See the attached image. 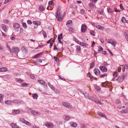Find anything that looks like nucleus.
<instances>
[{
    "instance_id": "obj_1",
    "label": "nucleus",
    "mask_w": 128,
    "mask_h": 128,
    "mask_svg": "<svg viewBox=\"0 0 128 128\" xmlns=\"http://www.w3.org/2000/svg\"><path fill=\"white\" fill-rule=\"evenodd\" d=\"M59 9L58 8L57 11L56 13V18H57L58 20L60 21H61L62 20L63 16L62 14L59 12Z\"/></svg>"
},
{
    "instance_id": "obj_2",
    "label": "nucleus",
    "mask_w": 128,
    "mask_h": 128,
    "mask_svg": "<svg viewBox=\"0 0 128 128\" xmlns=\"http://www.w3.org/2000/svg\"><path fill=\"white\" fill-rule=\"evenodd\" d=\"M20 51L19 48L18 47H13L12 48L11 53L16 54Z\"/></svg>"
},
{
    "instance_id": "obj_3",
    "label": "nucleus",
    "mask_w": 128,
    "mask_h": 128,
    "mask_svg": "<svg viewBox=\"0 0 128 128\" xmlns=\"http://www.w3.org/2000/svg\"><path fill=\"white\" fill-rule=\"evenodd\" d=\"M46 126L49 128H52L54 126V125L50 122H47L45 124Z\"/></svg>"
},
{
    "instance_id": "obj_4",
    "label": "nucleus",
    "mask_w": 128,
    "mask_h": 128,
    "mask_svg": "<svg viewBox=\"0 0 128 128\" xmlns=\"http://www.w3.org/2000/svg\"><path fill=\"white\" fill-rule=\"evenodd\" d=\"M87 28V27L86 24H82L81 26V32H85Z\"/></svg>"
},
{
    "instance_id": "obj_5",
    "label": "nucleus",
    "mask_w": 128,
    "mask_h": 128,
    "mask_svg": "<svg viewBox=\"0 0 128 128\" xmlns=\"http://www.w3.org/2000/svg\"><path fill=\"white\" fill-rule=\"evenodd\" d=\"M124 76L123 75L121 76H120L118 77V78H117L116 80L119 82H122L124 80Z\"/></svg>"
},
{
    "instance_id": "obj_6",
    "label": "nucleus",
    "mask_w": 128,
    "mask_h": 128,
    "mask_svg": "<svg viewBox=\"0 0 128 128\" xmlns=\"http://www.w3.org/2000/svg\"><path fill=\"white\" fill-rule=\"evenodd\" d=\"M62 104L63 106L67 108H70L71 107V106L69 103L63 102L62 103Z\"/></svg>"
},
{
    "instance_id": "obj_7",
    "label": "nucleus",
    "mask_w": 128,
    "mask_h": 128,
    "mask_svg": "<svg viewBox=\"0 0 128 128\" xmlns=\"http://www.w3.org/2000/svg\"><path fill=\"white\" fill-rule=\"evenodd\" d=\"M1 28L5 32H7L8 29L5 25L4 24H1Z\"/></svg>"
},
{
    "instance_id": "obj_8",
    "label": "nucleus",
    "mask_w": 128,
    "mask_h": 128,
    "mask_svg": "<svg viewBox=\"0 0 128 128\" xmlns=\"http://www.w3.org/2000/svg\"><path fill=\"white\" fill-rule=\"evenodd\" d=\"M118 73L117 72H114L113 73V76L114 77H113L112 80H115L116 78L118 76Z\"/></svg>"
},
{
    "instance_id": "obj_9",
    "label": "nucleus",
    "mask_w": 128,
    "mask_h": 128,
    "mask_svg": "<svg viewBox=\"0 0 128 128\" xmlns=\"http://www.w3.org/2000/svg\"><path fill=\"white\" fill-rule=\"evenodd\" d=\"M99 68L100 69L104 72H106L107 71V69L105 66H100Z\"/></svg>"
},
{
    "instance_id": "obj_10",
    "label": "nucleus",
    "mask_w": 128,
    "mask_h": 128,
    "mask_svg": "<svg viewBox=\"0 0 128 128\" xmlns=\"http://www.w3.org/2000/svg\"><path fill=\"white\" fill-rule=\"evenodd\" d=\"M107 42L108 43H110L114 46H115L116 44V42L113 40H111L110 41V40H108L107 41Z\"/></svg>"
},
{
    "instance_id": "obj_11",
    "label": "nucleus",
    "mask_w": 128,
    "mask_h": 128,
    "mask_svg": "<svg viewBox=\"0 0 128 128\" xmlns=\"http://www.w3.org/2000/svg\"><path fill=\"white\" fill-rule=\"evenodd\" d=\"M20 110H12V114H17L20 112Z\"/></svg>"
},
{
    "instance_id": "obj_12",
    "label": "nucleus",
    "mask_w": 128,
    "mask_h": 128,
    "mask_svg": "<svg viewBox=\"0 0 128 128\" xmlns=\"http://www.w3.org/2000/svg\"><path fill=\"white\" fill-rule=\"evenodd\" d=\"M94 74L96 75H98L100 73V72L98 69L97 68H95L94 69Z\"/></svg>"
},
{
    "instance_id": "obj_13",
    "label": "nucleus",
    "mask_w": 128,
    "mask_h": 128,
    "mask_svg": "<svg viewBox=\"0 0 128 128\" xmlns=\"http://www.w3.org/2000/svg\"><path fill=\"white\" fill-rule=\"evenodd\" d=\"M92 99L97 104H98V103L99 104H102L100 102L99 100H98L97 98H94V97H92Z\"/></svg>"
},
{
    "instance_id": "obj_14",
    "label": "nucleus",
    "mask_w": 128,
    "mask_h": 128,
    "mask_svg": "<svg viewBox=\"0 0 128 128\" xmlns=\"http://www.w3.org/2000/svg\"><path fill=\"white\" fill-rule=\"evenodd\" d=\"M70 124L74 128L77 127L78 125L77 123L72 122H70Z\"/></svg>"
},
{
    "instance_id": "obj_15",
    "label": "nucleus",
    "mask_w": 128,
    "mask_h": 128,
    "mask_svg": "<svg viewBox=\"0 0 128 128\" xmlns=\"http://www.w3.org/2000/svg\"><path fill=\"white\" fill-rule=\"evenodd\" d=\"M13 25L14 27L15 28H18L20 27V25L18 23H14Z\"/></svg>"
},
{
    "instance_id": "obj_16",
    "label": "nucleus",
    "mask_w": 128,
    "mask_h": 128,
    "mask_svg": "<svg viewBox=\"0 0 128 128\" xmlns=\"http://www.w3.org/2000/svg\"><path fill=\"white\" fill-rule=\"evenodd\" d=\"M76 46V51L78 53H80L81 51V48L80 46Z\"/></svg>"
},
{
    "instance_id": "obj_17",
    "label": "nucleus",
    "mask_w": 128,
    "mask_h": 128,
    "mask_svg": "<svg viewBox=\"0 0 128 128\" xmlns=\"http://www.w3.org/2000/svg\"><path fill=\"white\" fill-rule=\"evenodd\" d=\"M11 126L12 128H21L15 124L13 123L11 124Z\"/></svg>"
},
{
    "instance_id": "obj_18",
    "label": "nucleus",
    "mask_w": 128,
    "mask_h": 128,
    "mask_svg": "<svg viewBox=\"0 0 128 128\" xmlns=\"http://www.w3.org/2000/svg\"><path fill=\"white\" fill-rule=\"evenodd\" d=\"M64 118L65 120H69L70 118L68 115H65L64 116Z\"/></svg>"
},
{
    "instance_id": "obj_19",
    "label": "nucleus",
    "mask_w": 128,
    "mask_h": 128,
    "mask_svg": "<svg viewBox=\"0 0 128 128\" xmlns=\"http://www.w3.org/2000/svg\"><path fill=\"white\" fill-rule=\"evenodd\" d=\"M128 69V66L126 64H125L122 67V71L123 72H124L126 70H127Z\"/></svg>"
},
{
    "instance_id": "obj_20",
    "label": "nucleus",
    "mask_w": 128,
    "mask_h": 128,
    "mask_svg": "<svg viewBox=\"0 0 128 128\" xmlns=\"http://www.w3.org/2000/svg\"><path fill=\"white\" fill-rule=\"evenodd\" d=\"M30 112L31 113L34 115H36L37 114H38L39 115H40V113L37 112L35 110H32Z\"/></svg>"
},
{
    "instance_id": "obj_21",
    "label": "nucleus",
    "mask_w": 128,
    "mask_h": 128,
    "mask_svg": "<svg viewBox=\"0 0 128 128\" xmlns=\"http://www.w3.org/2000/svg\"><path fill=\"white\" fill-rule=\"evenodd\" d=\"M107 10L108 12L109 13H112L114 12V11L112 9L110 8H107Z\"/></svg>"
},
{
    "instance_id": "obj_22",
    "label": "nucleus",
    "mask_w": 128,
    "mask_h": 128,
    "mask_svg": "<svg viewBox=\"0 0 128 128\" xmlns=\"http://www.w3.org/2000/svg\"><path fill=\"white\" fill-rule=\"evenodd\" d=\"M95 26L98 29L103 30L104 29L103 27L100 25H96Z\"/></svg>"
},
{
    "instance_id": "obj_23",
    "label": "nucleus",
    "mask_w": 128,
    "mask_h": 128,
    "mask_svg": "<svg viewBox=\"0 0 128 128\" xmlns=\"http://www.w3.org/2000/svg\"><path fill=\"white\" fill-rule=\"evenodd\" d=\"M98 114L99 115L101 116L102 117H106V116L104 114L100 112H97Z\"/></svg>"
},
{
    "instance_id": "obj_24",
    "label": "nucleus",
    "mask_w": 128,
    "mask_h": 128,
    "mask_svg": "<svg viewBox=\"0 0 128 128\" xmlns=\"http://www.w3.org/2000/svg\"><path fill=\"white\" fill-rule=\"evenodd\" d=\"M42 53H40L38 54H37L35 55L33 57V58H37L40 56V55H42Z\"/></svg>"
},
{
    "instance_id": "obj_25",
    "label": "nucleus",
    "mask_w": 128,
    "mask_h": 128,
    "mask_svg": "<svg viewBox=\"0 0 128 128\" xmlns=\"http://www.w3.org/2000/svg\"><path fill=\"white\" fill-rule=\"evenodd\" d=\"M1 72H6L8 70L7 68L5 67H3L1 68Z\"/></svg>"
},
{
    "instance_id": "obj_26",
    "label": "nucleus",
    "mask_w": 128,
    "mask_h": 128,
    "mask_svg": "<svg viewBox=\"0 0 128 128\" xmlns=\"http://www.w3.org/2000/svg\"><path fill=\"white\" fill-rule=\"evenodd\" d=\"M38 81L42 84H43L44 85H45V82L42 80H38Z\"/></svg>"
},
{
    "instance_id": "obj_27",
    "label": "nucleus",
    "mask_w": 128,
    "mask_h": 128,
    "mask_svg": "<svg viewBox=\"0 0 128 128\" xmlns=\"http://www.w3.org/2000/svg\"><path fill=\"white\" fill-rule=\"evenodd\" d=\"M72 23V21L71 20H69L67 21L66 22V25L68 26L69 27V25L71 24Z\"/></svg>"
},
{
    "instance_id": "obj_28",
    "label": "nucleus",
    "mask_w": 128,
    "mask_h": 128,
    "mask_svg": "<svg viewBox=\"0 0 128 128\" xmlns=\"http://www.w3.org/2000/svg\"><path fill=\"white\" fill-rule=\"evenodd\" d=\"M32 96L33 98L36 99L38 97V95L36 94H32Z\"/></svg>"
},
{
    "instance_id": "obj_29",
    "label": "nucleus",
    "mask_w": 128,
    "mask_h": 128,
    "mask_svg": "<svg viewBox=\"0 0 128 128\" xmlns=\"http://www.w3.org/2000/svg\"><path fill=\"white\" fill-rule=\"evenodd\" d=\"M84 95L85 97L86 98L88 99H90L91 98L89 96V95L86 93H85Z\"/></svg>"
},
{
    "instance_id": "obj_30",
    "label": "nucleus",
    "mask_w": 128,
    "mask_h": 128,
    "mask_svg": "<svg viewBox=\"0 0 128 128\" xmlns=\"http://www.w3.org/2000/svg\"><path fill=\"white\" fill-rule=\"evenodd\" d=\"M62 38V33L60 34V35L58 36V40H61Z\"/></svg>"
},
{
    "instance_id": "obj_31",
    "label": "nucleus",
    "mask_w": 128,
    "mask_h": 128,
    "mask_svg": "<svg viewBox=\"0 0 128 128\" xmlns=\"http://www.w3.org/2000/svg\"><path fill=\"white\" fill-rule=\"evenodd\" d=\"M44 9V7L42 6H40L39 8V10L41 11H42Z\"/></svg>"
},
{
    "instance_id": "obj_32",
    "label": "nucleus",
    "mask_w": 128,
    "mask_h": 128,
    "mask_svg": "<svg viewBox=\"0 0 128 128\" xmlns=\"http://www.w3.org/2000/svg\"><path fill=\"white\" fill-rule=\"evenodd\" d=\"M12 103L13 102L14 103L18 104L19 102V100H12Z\"/></svg>"
},
{
    "instance_id": "obj_33",
    "label": "nucleus",
    "mask_w": 128,
    "mask_h": 128,
    "mask_svg": "<svg viewBox=\"0 0 128 128\" xmlns=\"http://www.w3.org/2000/svg\"><path fill=\"white\" fill-rule=\"evenodd\" d=\"M68 30L71 32H73L74 30V29L72 28H70L68 29Z\"/></svg>"
},
{
    "instance_id": "obj_34",
    "label": "nucleus",
    "mask_w": 128,
    "mask_h": 128,
    "mask_svg": "<svg viewBox=\"0 0 128 128\" xmlns=\"http://www.w3.org/2000/svg\"><path fill=\"white\" fill-rule=\"evenodd\" d=\"M107 76V74H102L100 75V78H103L105 76Z\"/></svg>"
},
{
    "instance_id": "obj_35",
    "label": "nucleus",
    "mask_w": 128,
    "mask_h": 128,
    "mask_svg": "<svg viewBox=\"0 0 128 128\" xmlns=\"http://www.w3.org/2000/svg\"><path fill=\"white\" fill-rule=\"evenodd\" d=\"M85 12V10L84 9H82L80 10V13L84 14Z\"/></svg>"
},
{
    "instance_id": "obj_36",
    "label": "nucleus",
    "mask_w": 128,
    "mask_h": 128,
    "mask_svg": "<svg viewBox=\"0 0 128 128\" xmlns=\"http://www.w3.org/2000/svg\"><path fill=\"white\" fill-rule=\"evenodd\" d=\"M98 51L100 52H101L103 50V48L101 46H99L98 47Z\"/></svg>"
},
{
    "instance_id": "obj_37",
    "label": "nucleus",
    "mask_w": 128,
    "mask_h": 128,
    "mask_svg": "<svg viewBox=\"0 0 128 128\" xmlns=\"http://www.w3.org/2000/svg\"><path fill=\"white\" fill-rule=\"evenodd\" d=\"M28 84L24 82L21 84V86H22L26 87Z\"/></svg>"
},
{
    "instance_id": "obj_38",
    "label": "nucleus",
    "mask_w": 128,
    "mask_h": 128,
    "mask_svg": "<svg viewBox=\"0 0 128 128\" xmlns=\"http://www.w3.org/2000/svg\"><path fill=\"white\" fill-rule=\"evenodd\" d=\"M24 123H25L26 125H28L29 126H31V124L30 122L26 121Z\"/></svg>"
},
{
    "instance_id": "obj_39",
    "label": "nucleus",
    "mask_w": 128,
    "mask_h": 128,
    "mask_svg": "<svg viewBox=\"0 0 128 128\" xmlns=\"http://www.w3.org/2000/svg\"><path fill=\"white\" fill-rule=\"evenodd\" d=\"M22 26L24 28H27L26 24V23L25 22H23L22 24Z\"/></svg>"
},
{
    "instance_id": "obj_40",
    "label": "nucleus",
    "mask_w": 128,
    "mask_h": 128,
    "mask_svg": "<svg viewBox=\"0 0 128 128\" xmlns=\"http://www.w3.org/2000/svg\"><path fill=\"white\" fill-rule=\"evenodd\" d=\"M12 101L10 100H7L5 102V103L7 104H12Z\"/></svg>"
},
{
    "instance_id": "obj_41",
    "label": "nucleus",
    "mask_w": 128,
    "mask_h": 128,
    "mask_svg": "<svg viewBox=\"0 0 128 128\" xmlns=\"http://www.w3.org/2000/svg\"><path fill=\"white\" fill-rule=\"evenodd\" d=\"M16 80L17 82H18L20 83H21L23 82V80H22L18 78H16Z\"/></svg>"
},
{
    "instance_id": "obj_42",
    "label": "nucleus",
    "mask_w": 128,
    "mask_h": 128,
    "mask_svg": "<svg viewBox=\"0 0 128 128\" xmlns=\"http://www.w3.org/2000/svg\"><path fill=\"white\" fill-rule=\"evenodd\" d=\"M95 88L98 91L99 90H100V87L97 86H95Z\"/></svg>"
},
{
    "instance_id": "obj_43",
    "label": "nucleus",
    "mask_w": 128,
    "mask_h": 128,
    "mask_svg": "<svg viewBox=\"0 0 128 128\" xmlns=\"http://www.w3.org/2000/svg\"><path fill=\"white\" fill-rule=\"evenodd\" d=\"M127 112V110L126 109L122 110L120 111V112L123 113H126Z\"/></svg>"
},
{
    "instance_id": "obj_44",
    "label": "nucleus",
    "mask_w": 128,
    "mask_h": 128,
    "mask_svg": "<svg viewBox=\"0 0 128 128\" xmlns=\"http://www.w3.org/2000/svg\"><path fill=\"white\" fill-rule=\"evenodd\" d=\"M74 39L75 42L79 44L80 42L76 38H74Z\"/></svg>"
},
{
    "instance_id": "obj_45",
    "label": "nucleus",
    "mask_w": 128,
    "mask_h": 128,
    "mask_svg": "<svg viewBox=\"0 0 128 128\" xmlns=\"http://www.w3.org/2000/svg\"><path fill=\"white\" fill-rule=\"evenodd\" d=\"M91 34L93 36H95V34H94L95 31L93 30H91L90 32Z\"/></svg>"
},
{
    "instance_id": "obj_46",
    "label": "nucleus",
    "mask_w": 128,
    "mask_h": 128,
    "mask_svg": "<svg viewBox=\"0 0 128 128\" xmlns=\"http://www.w3.org/2000/svg\"><path fill=\"white\" fill-rule=\"evenodd\" d=\"M54 59L55 61H56L57 62H58L59 61V59L58 58L56 57H54Z\"/></svg>"
},
{
    "instance_id": "obj_47",
    "label": "nucleus",
    "mask_w": 128,
    "mask_h": 128,
    "mask_svg": "<svg viewBox=\"0 0 128 128\" xmlns=\"http://www.w3.org/2000/svg\"><path fill=\"white\" fill-rule=\"evenodd\" d=\"M20 120L22 122L24 123L26 121L24 119L22 118H20Z\"/></svg>"
},
{
    "instance_id": "obj_48",
    "label": "nucleus",
    "mask_w": 128,
    "mask_h": 128,
    "mask_svg": "<svg viewBox=\"0 0 128 128\" xmlns=\"http://www.w3.org/2000/svg\"><path fill=\"white\" fill-rule=\"evenodd\" d=\"M126 21L125 18L123 17L122 18V21L123 23L124 22Z\"/></svg>"
},
{
    "instance_id": "obj_49",
    "label": "nucleus",
    "mask_w": 128,
    "mask_h": 128,
    "mask_svg": "<svg viewBox=\"0 0 128 128\" xmlns=\"http://www.w3.org/2000/svg\"><path fill=\"white\" fill-rule=\"evenodd\" d=\"M104 12V10L103 9H102L101 10L99 11V13L100 14L102 15L103 14Z\"/></svg>"
},
{
    "instance_id": "obj_50",
    "label": "nucleus",
    "mask_w": 128,
    "mask_h": 128,
    "mask_svg": "<svg viewBox=\"0 0 128 128\" xmlns=\"http://www.w3.org/2000/svg\"><path fill=\"white\" fill-rule=\"evenodd\" d=\"M0 50H1L2 51H4V49L3 47L0 44Z\"/></svg>"
},
{
    "instance_id": "obj_51",
    "label": "nucleus",
    "mask_w": 128,
    "mask_h": 128,
    "mask_svg": "<svg viewBox=\"0 0 128 128\" xmlns=\"http://www.w3.org/2000/svg\"><path fill=\"white\" fill-rule=\"evenodd\" d=\"M124 36H125L126 38V40L128 41V33L124 34Z\"/></svg>"
},
{
    "instance_id": "obj_52",
    "label": "nucleus",
    "mask_w": 128,
    "mask_h": 128,
    "mask_svg": "<svg viewBox=\"0 0 128 128\" xmlns=\"http://www.w3.org/2000/svg\"><path fill=\"white\" fill-rule=\"evenodd\" d=\"M33 24L36 25H38L39 24L38 23V22L36 21H33Z\"/></svg>"
},
{
    "instance_id": "obj_53",
    "label": "nucleus",
    "mask_w": 128,
    "mask_h": 128,
    "mask_svg": "<svg viewBox=\"0 0 128 128\" xmlns=\"http://www.w3.org/2000/svg\"><path fill=\"white\" fill-rule=\"evenodd\" d=\"M6 47L8 48L10 50V52L11 53V50L10 49V46L9 45H7Z\"/></svg>"
},
{
    "instance_id": "obj_54",
    "label": "nucleus",
    "mask_w": 128,
    "mask_h": 128,
    "mask_svg": "<svg viewBox=\"0 0 128 128\" xmlns=\"http://www.w3.org/2000/svg\"><path fill=\"white\" fill-rule=\"evenodd\" d=\"M42 34L43 35V36H44V38H46V34L45 32H42Z\"/></svg>"
},
{
    "instance_id": "obj_55",
    "label": "nucleus",
    "mask_w": 128,
    "mask_h": 128,
    "mask_svg": "<svg viewBox=\"0 0 128 128\" xmlns=\"http://www.w3.org/2000/svg\"><path fill=\"white\" fill-rule=\"evenodd\" d=\"M88 76L91 78H93L94 77L89 73H88Z\"/></svg>"
},
{
    "instance_id": "obj_56",
    "label": "nucleus",
    "mask_w": 128,
    "mask_h": 128,
    "mask_svg": "<svg viewBox=\"0 0 128 128\" xmlns=\"http://www.w3.org/2000/svg\"><path fill=\"white\" fill-rule=\"evenodd\" d=\"M2 101V94H0V102H1Z\"/></svg>"
},
{
    "instance_id": "obj_57",
    "label": "nucleus",
    "mask_w": 128,
    "mask_h": 128,
    "mask_svg": "<svg viewBox=\"0 0 128 128\" xmlns=\"http://www.w3.org/2000/svg\"><path fill=\"white\" fill-rule=\"evenodd\" d=\"M79 44L82 46H84L85 44L83 43V42H80Z\"/></svg>"
},
{
    "instance_id": "obj_58",
    "label": "nucleus",
    "mask_w": 128,
    "mask_h": 128,
    "mask_svg": "<svg viewBox=\"0 0 128 128\" xmlns=\"http://www.w3.org/2000/svg\"><path fill=\"white\" fill-rule=\"evenodd\" d=\"M91 67L90 68H91L94 67V64L93 62H92L90 63Z\"/></svg>"
},
{
    "instance_id": "obj_59",
    "label": "nucleus",
    "mask_w": 128,
    "mask_h": 128,
    "mask_svg": "<svg viewBox=\"0 0 128 128\" xmlns=\"http://www.w3.org/2000/svg\"><path fill=\"white\" fill-rule=\"evenodd\" d=\"M107 84V82H106L103 84V86L104 87H105L106 86Z\"/></svg>"
},
{
    "instance_id": "obj_60",
    "label": "nucleus",
    "mask_w": 128,
    "mask_h": 128,
    "mask_svg": "<svg viewBox=\"0 0 128 128\" xmlns=\"http://www.w3.org/2000/svg\"><path fill=\"white\" fill-rule=\"evenodd\" d=\"M4 22L5 24H8V21L7 20H5L4 21Z\"/></svg>"
},
{
    "instance_id": "obj_61",
    "label": "nucleus",
    "mask_w": 128,
    "mask_h": 128,
    "mask_svg": "<svg viewBox=\"0 0 128 128\" xmlns=\"http://www.w3.org/2000/svg\"><path fill=\"white\" fill-rule=\"evenodd\" d=\"M124 105L127 106H128V102L124 101Z\"/></svg>"
},
{
    "instance_id": "obj_62",
    "label": "nucleus",
    "mask_w": 128,
    "mask_h": 128,
    "mask_svg": "<svg viewBox=\"0 0 128 128\" xmlns=\"http://www.w3.org/2000/svg\"><path fill=\"white\" fill-rule=\"evenodd\" d=\"M120 7L121 8V9L122 10H124V9L123 8V6L122 5V4H120Z\"/></svg>"
},
{
    "instance_id": "obj_63",
    "label": "nucleus",
    "mask_w": 128,
    "mask_h": 128,
    "mask_svg": "<svg viewBox=\"0 0 128 128\" xmlns=\"http://www.w3.org/2000/svg\"><path fill=\"white\" fill-rule=\"evenodd\" d=\"M100 41L102 43H104V39L103 38H101L100 39Z\"/></svg>"
},
{
    "instance_id": "obj_64",
    "label": "nucleus",
    "mask_w": 128,
    "mask_h": 128,
    "mask_svg": "<svg viewBox=\"0 0 128 128\" xmlns=\"http://www.w3.org/2000/svg\"><path fill=\"white\" fill-rule=\"evenodd\" d=\"M27 23L28 24H32L31 21L29 20H28L27 21Z\"/></svg>"
}]
</instances>
